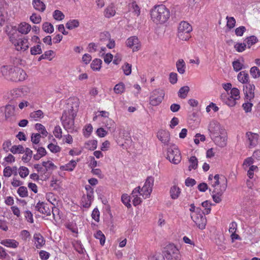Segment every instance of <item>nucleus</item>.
<instances>
[{
    "instance_id": "obj_1",
    "label": "nucleus",
    "mask_w": 260,
    "mask_h": 260,
    "mask_svg": "<svg viewBox=\"0 0 260 260\" xmlns=\"http://www.w3.org/2000/svg\"><path fill=\"white\" fill-rule=\"evenodd\" d=\"M1 72L7 80L13 82L22 81L27 77L26 73L22 69L13 65L2 66Z\"/></svg>"
},
{
    "instance_id": "obj_2",
    "label": "nucleus",
    "mask_w": 260,
    "mask_h": 260,
    "mask_svg": "<svg viewBox=\"0 0 260 260\" xmlns=\"http://www.w3.org/2000/svg\"><path fill=\"white\" fill-rule=\"evenodd\" d=\"M151 17L156 23H163L170 17L169 10L163 5L155 6L151 11Z\"/></svg>"
},
{
    "instance_id": "obj_3",
    "label": "nucleus",
    "mask_w": 260,
    "mask_h": 260,
    "mask_svg": "<svg viewBox=\"0 0 260 260\" xmlns=\"http://www.w3.org/2000/svg\"><path fill=\"white\" fill-rule=\"evenodd\" d=\"M76 116V112L73 108L68 112H64L61 121L63 128L69 132H72L74 130V118Z\"/></svg>"
},
{
    "instance_id": "obj_4",
    "label": "nucleus",
    "mask_w": 260,
    "mask_h": 260,
    "mask_svg": "<svg viewBox=\"0 0 260 260\" xmlns=\"http://www.w3.org/2000/svg\"><path fill=\"white\" fill-rule=\"evenodd\" d=\"M163 253L167 260H180L179 250L173 244L167 245L164 248Z\"/></svg>"
},
{
    "instance_id": "obj_5",
    "label": "nucleus",
    "mask_w": 260,
    "mask_h": 260,
    "mask_svg": "<svg viewBox=\"0 0 260 260\" xmlns=\"http://www.w3.org/2000/svg\"><path fill=\"white\" fill-rule=\"evenodd\" d=\"M191 26L186 21L180 23L178 28V38L183 41H187L190 38V32L192 31Z\"/></svg>"
},
{
    "instance_id": "obj_6",
    "label": "nucleus",
    "mask_w": 260,
    "mask_h": 260,
    "mask_svg": "<svg viewBox=\"0 0 260 260\" xmlns=\"http://www.w3.org/2000/svg\"><path fill=\"white\" fill-rule=\"evenodd\" d=\"M167 158L169 161L174 164H179L181 159L180 151L175 145H172L168 149Z\"/></svg>"
},
{
    "instance_id": "obj_7",
    "label": "nucleus",
    "mask_w": 260,
    "mask_h": 260,
    "mask_svg": "<svg viewBox=\"0 0 260 260\" xmlns=\"http://www.w3.org/2000/svg\"><path fill=\"white\" fill-rule=\"evenodd\" d=\"M154 178L152 176L148 177L142 187L140 188L141 195L144 199L149 198L150 197L154 185Z\"/></svg>"
},
{
    "instance_id": "obj_8",
    "label": "nucleus",
    "mask_w": 260,
    "mask_h": 260,
    "mask_svg": "<svg viewBox=\"0 0 260 260\" xmlns=\"http://www.w3.org/2000/svg\"><path fill=\"white\" fill-rule=\"evenodd\" d=\"M165 92L162 89H157L153 90L149 98V104L153 106L159 105L162 101Z\"/></svg>"
},
{
    "instance_id": "obj_9",
    "label": "nucleus",
    "mask_w": 260,
    "mask_h": 260,
    "mask_svg": "<svg viewBox=\"0 0 260 260\" xmlns=\"http://www.w3.org/2000/svg\"><path fill=\"white\" fill-rule=\"evenodd\" d=\"M12 41L16 50L18 51L24 52L29 48V44L28 40L25 37L14 39Z\"/></svg>"
},
{
    "instance_id": "obj_10",
    "label": "nucleus",
    "mask_w": 260,
    "mask_h": 260,
    "mask_svg": "<svg viewBox=\"0 0 260 260\" xmlns=\"http://www.w3.org/2000/svg\"><path fill=\"white\" fill-rule=\"evenodd\" d=\"M223 180L225 183L220 185L219 188L214 189L211 192L213 200L216 203H219L221 201V197L226 188V180L225 178H223Z\"/></svg>"
},
{
    "instance_id": "obj_11",
    "label": "nucleus",
    "mask_w": 260,
    "mask_h": 260,
    "mask_svg": "<svg viewBox=\"0 0 260 260\" xmlns=\"http://www.w3.org/2000/svg\"><path fill=\"white\" fill-rule=\"evenodd\" d=\"M208 130L211 138L218 135L219 134L221 133L222 131H225V129L220 125L219 123L215 120H212L210 122Z\"/></svg>"
},
{
    "instance_id": "obj_12",
    "label": "nucleus",
    "mask_w": 260,
    "mask_h": 260,
    "mask_svg": "<svg viewBox=\"0 0 260 260\" xmlns=\"http://www.w3.org/2000/svg\"><path fill=\"white\" fill-rule=\"evenodd\" d=\"M191 217L199 229L203 230L205 228L207 220L204 215L194 213L191 214Z\"/></svg>"
},
{
    "instance_id": "obj_13",
    "label": "nucleus",
    "mask_w": 260,
    "mask_h": 260,
    "mask_svg": "<svg viewBox=\"0 0 260 260\" xmlns=\"http://www.w3.org/2000/svg\"><path fill=\"white\" fill-rule=\"evenodd\" d=\"M216 145L220 147H223L226 146L227 142V133L226 131H222L221 133L218 135L211 138Z\"/></svg>"
},
{
    "instance_id": "obj_14",
    "label": "nucleus",
    "mask_w": 260,
    "mask_h": 260,
    "mask_svg": "<svg viewBox=\"0 0 260 260\" xmlns=\"http://www.w3.org/2000/svg\"><path fill=\"white\" fill-rule=\"evenodd\" d=\"M255 86L248 83L243 86V91L245 96L247 100L251 101L254 97Z\"/></svg>"
},
{
    "instance_id": "obj_15",
    "label": "nucleus",
    "mask_w": 260,
    "mask_h": 260,
    "mask_svg": "<svg viewBox=\"0 0 260 260\" xmlns=\"http://www.w3.org/2000/svg\"><path fill=\"white\" fill-rule=\"evenodd\" d=\"M126 45L132 48L133 51L139 50L141 47L139 39L135 36L131 37L127 40Z\"/></svg>"
},
{
    "instance_id": "obj_16",
    "label": "nucleus",
    "mask_w": 260,
    "mask_h": 260,
    "mask_svg": "<svg viewBox=\"0 0 260 260\" xmlns=\"http://www.w3.org/2000/svg\"><path fill=\"white\" fill-rule=\"evenodd\" d=\"M158 139L165 145H168L170 140V135L168 131L160 130L157 133Z\"/></svg>"
},
{
    "instance_id": "obj_17",
    "label": "nucleus",
    "mask_w": 260,
    "mask_h": 260,
    "mask_svg": "<svg viewBox=\"0 0 260 260\" xmlns=\"http://www.w3.org/2000/svg\"><path fill=\"white\" fill-rule=\"evenodd\" d=\"M131 196L132 198H133V204L134 206H136L138 205H140L142 203V199L139 197L140 196H141L140 186L136 187L133 190Z\"/></svg>"
},
{
    "instance_id": "obj_18",
    "label": "nucleus",
    "mask_w": 260,
    "mask_h": 260,
    "mask_svg": "<svg viewBox=\"0 0 260 260\" xmlns=\"http://www.w3.org/2000/svg\"><path fill=\"white\" fill-rule=\"evenodd\" d=\"M246 137L247 138L249 145L251 147H255L258 143V135L250 132H247Z\"/></svg>"
},
{
    "instance_id": "obj_19",
    "label": "nucleus",
    "mask_w": 260,
    "mask_h": 260,
    "mask_svg": "<svg viewBox=\"0 0 260 260\" xmlns=\"http://www.w3.org/2000/svg\"><path fill=\"white\" fill-rule=\"evenodd\" d=\"M37 210L42 214H46L47 216L51 215V211L46 204L44 202H39L36 206Z\"/></svg>"
},
{
    "instance_id": "obj_20",
    "label": "nucleus",
    "mask_w": 260,
    "mask_h": 260,
    "mask_svg": "<svg viewBox=\"0 0 260 260\" xmlns=\"http://www.w3.org/2000/svg\"><path fill=\"white\" fill-rule=\"evenodd\" d=\"M35 246L37 249H40L45 244V240L40 233H36L34 235Z\"/></svg>"
},
{
    "instance_id": "obj_21",
    "label": "nucleus",
    "mask_w": 260,
    "mask_h": 260,
    "mask_svg": "<svg viewBox=\"0 0 260 260\" xmlns=\"http://www.w3.org/2000/svg\"><path fill=\"white\" fill-rule=\"evenodd\" d=\"M1 244L10 248H16L19 245V243L14 239H5L1 241Z\"/></svg>"
},
{
    "instance_id": "obj_22",
    "label": "nucleus",
    "mask_w": 260,
    "mask_h": 260,
    "mask_svg": "<svg viewBox=\"0 0 260 260\" xmlns=\"http://www.w3.org/2000/svg\"><path fill=\"white\" fill-rule=\"evenodd\" d=\"M237 79L240 82L247 84L249 80V75L245 71H241L238 74Z\"/></svg>"
},
{
    "instance_id": "obj_23",
    "label": "nucleus",
    "mask_w": 260,
    "mask_h": 260,
    "mask_svg": "<svg viewBox=\"0 0 260 260\" xmlns=\"http://www.w3.org/2000/svg\"><path fill=\"white\" fill-rule=\"evenodd\" d=\"M30 25L26 22H22L20 24L18 27V31L22 34H27L31 30Z\"/></svg>"
},
{
    "instance_id": "obj_24",
    "label": "nucleus",
    "mask_w": 260,
    "mask_h": 260,
    "mask_svg": "<svg viewBox=\"0 0 260 260\" xmlns=\"http://www.w3.org/2000/svg\"><path fill=\"white\" fill-rule=\"evenodd\" d=\"M116 13L115 9L113 4L109 5L105 10L104 14L105 17L107 18H110L115 15Z\"/></svg>"
},
{
    "instance_id": "obj_25",
    "label": "nucleus",
    "mask_w": 260,
    "mask_h": 260,
    "mask_svg": "<svg viewBox=\"0 0 260 260\" xmlns=\"http://www.w3.org/2000/svg\"><path fill=\"white\" fill-rule=\"evenodd\" d=\"M180 189L176 185H174L171 187L170 193L172 199H177L180 196Z\"/></svg>"
},
{
    "instance_id": "obj_26",
    "label": "nucleus",
    "mask_w": 260,
    "mask_h": 260,
    "mask_svg": "<svg viewBox=\"0 0 260 260\" xmlns=\"http://www.w3.org/2000/svg\"><path fill=\"white\" fill-rule=\"evenodd\" d=\"M103 36H105L106 38H107L108 40V43L106 44L107 47L109 49H112L114 48L115 46V43L114 40L110 39V35L108 32H104L101 34V39H103Z\"/></svg>"
},
{
    "instance_id": "obj_27",
    "label": "nucleus",
    "mask_w": 260,
    "mask_h": 260,
    "mask_svg": "<svg viewBox=\"0 0 260 260\" xmlns=\"http://www.w3.org/2000/svg\"><path fill=\"white\" fill-rule=\"evenodd\" d=\"M44 117V113L41 110L33 111L29 114V118L35 121H37L39 119L43 118Z\"/></svg>"
},
{
    "instance_id": "obj_28",
    "label": "nucleus",
    "mask_w": 260,
    "mask_h": 260,
    "mask_svg": "<svg viewBox=\"0 0 260 260\" xmlns=\"http://www.w3.org/2000/svg\"><path fill=\"white\" fill-rule=\"evenodd\" d=\"M93 199V194H87L86 197H84L82 199V203L83 206L85 208L89 207Z\"/></svg>"
},
{
    "instance_id": "obj_29",
    "label": "nucleus",
    "mask_w": 260,
    "mask_h": 260,
    "mask_svg": "<svg viewBox=\"0 0 260 260\" xmlns=\"http://www.w3.org/2000/svg\"><path fill=\"white\" fill-rule=\"evenodd\" d=\"M128 9L129 11L132 12L135 16H138L140 13V8L135 2H133L132 3L129 4Z\"/></svg>"
},
{
    "instance_id": "obj_30",
    "label": "nucleus",
    "mask_w": 260,
    "mask_h": 260,
    "mask_svg": "<svg viewBox=\"0 0 260 260\" xmlns=\"http://www.w3.org/2000/svg\"><path fill=\"white\" fill-rule=\"evenodd\" d=\"M34 8L40 12H43L45 10L46 6L43 2L40 0H34L32 2Z\"/></svg>"
},
{
    "instance_id": "obj_31",
    "label": "nucleus",
    "mask_w": 260,
    "mask_h": 260,
    "mask_svg": "<svg viewBox=\"0 0 260 260\" xmlns=\"http://www.w3.org/2000/svg\"><path fill=\"white\" fill-rule=\"evenodd\" d=\"M77 161L72 160L64 166L61 167V169L63 171H72L76 167Z\"/></svg>"
},
{
    "instance_id": "obj_32",
    "label": "nucleus",
    "mask_w": 260,
    "mask_h": 260,
    "mask_svg": "<svg viewBox=\"0 0 260 260\" xmlns=\"http://www.w3.org/2000/svg\"><path fill=\"white\" fill-rule=\"evenodd\" d=\"M176 68L177 71L181 74H183L185 72V63L183 59H180L176 62Z\"/></svg>"
},
{
    "instance_id": "obj_33",
    "label": "nucleus",
    "mask_w": 260,
    "mask_h": 260,
    "mask_svg": "<svg viewBox=\"0 0 260 260\" xmlns=\"http://www.w3.org/2000/svg\"><path fill=\"white\" fill-rule=\"evenodd\" d=\"M189 91V87L188 86H184L181 87L178 92V96L181 99L186 98Z\"/></svg>"
},
{
    "instance_id": "obj_34",
    "label": "nucleus",
    "mask_w": 260,
    "mask_h": 260,
    "mask_svg": "<svg viewBox=\"0 0 260 260\" xmlns=\"http://www.w3.org/2000/svg\"><path fill=\"white\" fill-rule=\"evenodd\" d=\"M244 60H242V62H241L240 60L237 59L234 61L232 62V66L234 69V70L236 72H238L242 70L243 68H244L243 64Z\"/></svg>"
},
{
    "instance_id": "obj_35",
    "label": "nucleus",
    "mask_w": 260,
    "mask_h": 260,
    "mask_svg": "<svg viewBox=\"0 0 260 260\" xmlns=\"http://www.w3.org/2000/svg\"><path fill=\"white\" fill-rule=\"evenodd\" d=\"M46 199L53 205L57 203V197L52 192H48L46 194Z\"/></svg>"
},
{
    "instance_id": "obj_36",
    "label": "nucleus",
    "mask_w": 260,
    "mask_h": 260,
    "mask_svg": "<svg viewBox=\"0 0 260 260\" xmlns=\"http://www.w3.org/2000/svg\"><path fill=\"white\" fill-rule=\"evenodd\" d=\"M189 166L188 167L189 170L190 171L192 169H196L198 167V159L194 156H192L189 159Z\"/></svg>"
},
{
    "instance_id": "obj_37",
    "label": "nucleus",
    "mask_w": 260,
    "mask_h": 260,
    "mask_svg": "<svg viewBox=\"0 0 260 260\" xmlns=\"http://www.w3.org/2000/svg\"><path fill=\"white\" fill-rule=\"evenodd\" d=\"M102 61L100 59H94L91 63V68L94 71H99L101 68Z\"/></svg>"
},
{
    "instance_id": "obj_38",
    "label": "nucleus",
    "mask_w": 260,
    "mask_h": 260,
    "mask_svg": "<svg viewBox=\"0 0 260 260\" xmlns=\"http://www.w3.org/2000/svg\"><path fill=\"white\" fill-rule=\"evenodd\" d=\"M79 25V22L78 20L76 19L70 20L66 23V27L68 29H73L78 27Z\"/></svg>"
},
{
    "instance_id": "obj_39",
    "label": "nucleus",
    "mask_w": 260,
    "mask_h": 260,
    "mask_svg": "<svg viewBox=\"0 0 260 260\" xmlns=\"http://www.w3.org/2000/svg\"><path fill=\"white\" fill-rule=\"evenodd\" d=\"M24 152H25V154L22 156V160L24 162H27L30 160L32 154V151L29 148H27L24 150Z\"/></svg>"
},
{
    "instance_id": "obj_40",
    "label": "nucleus",
    "mask_w": 260,
    "mask_h": 260,
    "mask_svg": "<svg viewBox=\"0 0 260 260\" xmlns=\"http://www.w3.org/2000/svg\"><path fill=\"white\" fill-rule=\"evenodd\" d=\"M42 29L47 33L51 34L54 31V27L53 25L48 22H44L42 25Z\"/></svg>"
},
{
    "instance_id": "obj_41",
    "label": "nucleus",
    "mask_w": 260,
    "mask_h": 260,
    "mask_svg": "<svg viewBox=\"0 0 260 260\" xmlns=\"http://www.w3.org/2000/svg\"><path fill=\"white\" fill-rule=\"evenodd\" d=\"M15 108L14 106L11 105H8L5 108V116L6 118L11 117L14 114Z\"/></svg>"
},
{
    "instance_id": "obj_42",
    "label": "nucleus",
    "mask_w": 260,
    "mask_h": 260,
    "mask_svg": "<svg viewBox=\"0 0 260 260\" xmlns=\"http://www.w3.org/2000/svg\"><path fill=\"white\" fill-rule=\"evenodd\" d=\"M10 151L13 154L22 153L24 152V149L22 145H14L10 149Z\"/></svg>"
},
{
    "instance_id": "obj_43",
    "label": "nucleus",
    "mask_w": 260,
    "mask_h": 260,
    "mask_svg": "<svg viewBox=\"0 0 260 260\" xmlns=\"http://www.w3.org/2000/svg\"><path fill=\"white\" fill-rule=\"evenodd\" d=\"M35 128L39 131L43 137H46L48 135V132L46 131L45 126L41 123H36L35 124Z\"/></svg>"
},
{
    "instance_id": "obj_44",
    "label": "nucleus",
    "mask_w": 260,
    "mask_h": 260,
    "mask_svg": "<svg viewBox=\"0 0 260 260\" xmlns=\"http://www.w3.org/2000/svg\"><path fill=\"white\" fill-rule=\"evenodd\" d=\"M245 43L246 45H247L248 47L249 48L251 46L255 44L257 42V39L256 37L254 36H250L249 37L247 38L245 40Z\"/></svg>"
},
{
    "instance_id": "obj_45",
    "label": "nucleus",
    "mask_w": 260,
    "mask_h": 260,
    "mask_svg": "<svg viewBox=\"0 0 260 260\" xmlns=\"http://www.w3.org/2000/svg\"><path fill=\"white\" fill-rule=\"evenodd\" d=\"M124 90L125 85L122 82L116 84L114 87V91L117 94H121L124 91Z\"/></svg>"
},
{
    "instance_id": "obj_46",
    "label": "nucleus",
    "mask_w": 260,
    "mask_h": 260,
    "mask_svg": "<svg viewBox=\"0 0 260 260\" xmlns=\"http://www.w3.org/2000/svg\"><path fill=\"white\" fill-rule=\"evenodd\" d=\"M53 133L55 137L56 138L58 139H61L62 137V129L59 125H56L55 126L54 130L53 131Z\"/></svg>"
},
{
    "instance_id": "obj_47",
    "label": "nucleus",
    "mask_w": 260,
    "mask_h": 260,
    "mask_svg": "<svg viewBox=\"0 0 260 260\" xmlns=\"http://www.w3.org/2000/svg\"><path fill=\"white\" fill-rule=\"evenodd\" d=\"M250 73L252 77L256 79L260 77V70L256 67H252L250 70Z\"/></svg>"
},
{
    "instance_id": "obj_48",
    "label": "nucleus",
    "mask_w": 260,
    "mask_h": 260,
    "mask_svg": "<svg viewBox=\"0 0 260 260\" xmlns=\"http://www.w3.org/2000/svg\"><path fill=\"white\" fill-rule=\"evenodd\" d=\"M254 160L252 157H249L245 159L243 164V167L244 170H247L248 167L253 166L252 164L254 162Z\"/></svg>"
},
{
    "instance_id": "obj_49",
    "label": "nucleus",
    "mask_w": 260,
    "mask_h": 260,
    "mask_svg": "<svg viewBox=\"0 0 260 260\" xmlns=\"http://www.w3.org/2000/svg\"><path fill=\"white\" fill-rule=\"evenodd\" d=\"M53 17L54 19L61 21L64 18V15L62 12L59 10H55L53 13Z\"/></svg>"
},
{
    "instance_id": "obj_50",
    "label": "nucleus",
    "mask_w": 260,
    "mask_h": 260,
    "mask_svg": "<svg viewBox=\"0 0 260 260\" xmlns=\"http://www.w3.org/2000/svg\"><path fill=\"white\" fill-rule=\"evenodd\" d=\"M94 237L96 239H99L100 241V244L102 245H104L105 242V236L103 234V233L101 231H98L96 232V233L94 234Z\"/></svg>"
},
{
    "instance_id": "obj_51",
    "label": "nucleus",
    "mask_w": 260,
    "mask_h": 260,
    "mask_svg": "<svg viewBox=\"0 0 260 260\" xmlns=\"http://www.w3.org/2000/svg\"><path fill=\"white\" fill-rule=\"evenodd\" d=\"M40 45L41 44H38L30 48V53L31 55H35L42 53V51Z\"/></svg>"
},
{
    "instance_id": "obj_52",
    "label": "nucleus",
    "mask_w": 260,
    "mask_h": 260,
    "mask_svg": "<svg viewBox=\"0 0 260 260\" xmlns=\"http://www.w3.org/2000/svg\"><path fill=\"white\" fill-rule=\"evenodd\" d=\"M42 165L45 168L47 171L54 170L56 167L51 161H43Z\"/></svg>"
},
{
    "instance_id": "obj_53",
    "label": "nucleus",
    "mask_w": 260,
    "mask_h": 260,
    "mask_svg": "<svg viewBox=\"0 0 260 260\" xmlns=\"http://www.w3.org/2000/svg\"><path fill=\"white\" fill-rule=\"evenodd\" d=\"M47 147L51 152L54 153L59 152L61 150V148L59 146L53 143L49 144Z\"/></svg>"
},
{
    "instance_id": "obj_54",
    "label": "nucleus",
    "mask_w": 260,
    "mask_h": 260,
    "mask_svg": "<svg viewBox=\"0 0 260 260\" xmlns=\"http://www.w3.org/2000/svg\"><path fill=\"white\" fill-rule=\"evenodd\" d=\"M258 169L256 166H251L247 170V175L250 179L253 178L254 172L258 171Z\"/></svg>"
},
{
    "instance_id": "obj_55",
    "label": "nucleus",
    "mask_w": 260,
    "mask_h": 260,
    "mask_svg": "<svg viewBox=\"0 0 260 260\" xmlns=\"http://www.w3.org/2000/svg\"><path fill=\"white\" fill-rule=\"evenodd\" d=\"M122 69L124 74L126 76H128L131 74L132 72V66L130 64L126 62L122 67Z\"/></svg>"
},
{
    "instance_id": "obj_56",
    "label": "nucleus",
    "mask_w": 260,
    "mask_h": 260,
    "mask_svg": "<svg viewBox=\"0 0 260 260\" xmlns=\"http://www.w3.org/2000/svg\"><path fill=\"white\" fill-rule=\"evenodd\" d=\"M226 19H227V27L230 29L233 28L236 24V20L235 18L233 17L227 16Z\"/></svg>"
},
{
    "instance_id": "obj_57",
    "label": "nucleus",
    "mask_w": 260,
    "mask_h": 260,
    "mask_svg": "<svg viewBox=\"0 0 260 260\" xmlns=\"http://www.w3.org/2000/svg\"><path fill=\"white\" fill-rule=\"evenodd\" d=\"M30 20L35 24H39L41 22L42 18L40 15L34 13L30 17Z\"/></svg>"
},
{
    "instance_id": "obj_58",
    "label": "nucleus",
    "mask_w": 260,
    "mask_h": 260,
    "mask_svg": "<svg viewBox=\"0 0 260 260\" xmlns=\"http://www.w3.org/2000/svg\"><path fill=\"white\" fill-rule=\"evenodd\" d=\"M121 201L127 208L131 207L130 198L127 194H124L121 196Z\"/></svg>"
},
{
    "instance_id": "obj_59",
    "label": "nucleus",
    "mask_w": 260,
    "mask_h": 260,
    "mask_svg": "<svg viewBox=\"0 0 260 260\" xmlns=\"http://www.w3.org/2000/svg\"><path fill=\"white\" fill-rule=\"evenodd\" d=\"M230 94L232 95V98L238 100L240 98V91L237 88H233L230 91Z\"/></svg>"
},
{
    "instance_id": "obj_60",
    "label": "nucleus",
    "mask_w": 260,
    "mask_h": 260,
    "mask_svg": "<svg viewBox=\"0 0 260 260\" xmlns=\"http://www.w3.org/2000/svg\"><path fill=\"white\" fill-rule=\"evenodd\" d=\"M17 192L22 198L26 197L28 196L27 188L24 186H20L19 187L17 190Z\"/></svg>"
},
{
    "instance_id": "obj_61",
    "label": "nucleus",
    "mask_w": 260,
    "mask_h": 260,
    "mask_svg": "<svg viewBox=\"0 0 260 260\" xmlns=\"http://www.w3.org/2000/svg\"><path fill=\"white\" fill-rule=\"evenodd\" d=\"M214 180L210 182L211 185L214 187V189L217 188L219 185V175L218 174L214 176Z\"/></svg>"
},
{
    "instance_id": "obj_62",
    "label": "nucleus",
    "mask_w": 260,
    "mask_h": 260,
    "mask_svg": "<svg viewBox=\"0 0 260 260\" xmlns=\"http://www.w3.org/2000/svg\"><path fill=\"white\" fill-rule=\"evenodd\" d=\"M51 212L52 213L53 218L55 221H57L58 220H59L60 219V216L59 215V210L57 208L55 207H53L52 209Z\"/></svg>"
},
{
    "instance_id": "obj_63",
    "label": "nucleus",
    "mask_w": 260,
    "mask_h": 260,
    "mask_svg": "<svg viewBox=\"0 0 260 260\" xmlns=\"http://www.w3.org/2000/svg\"><path fill=\"white\" fill-rule=\"evenodd\" d=\"M19 175L22 178L26 177L29 174L28 169L25 167H21L19 169Z\"/></svg>"
},
{
    "instance_id": "obj_64",
    "label": "nucleus",
    "mask_w": 260,
    "mask_h": 260,
    "mask_svg": "<svg viewBox=\"0 0 260 260\" xmlns=\"http://www.w3.org/2000/svg\"><path fill=\"white\" fill-rule=\"evenodd\" d=\"M164 254L161 253L156 254L154 256L148 257V260H165Z\"/></svg>"
}]
</instances>
